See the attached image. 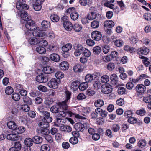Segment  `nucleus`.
<instances>
[{
	"label": "nucleus",
	"instance_id": "nucleus-53",
	"mask_svg": "<svg viewBox=\"0 0 151 151\" xmlns=\"http://www.w3.org/2000/svg\"><path fill=\"white\" fill-rule=\"evenodd\" d=\"M14 90L13 88L10 86L7 87L5 91L6 93L8 95L12 94Z\"/></svg>",
	"mask_w": 151,
	"mask_h": 151
},
{
	"label": "nucleus",
	"instance_id": "nucleus-24",
	"mask_svg": "<svg viewBox=\"0 0 151 151\" xmlns=\"http://www.w3.org/2000/svg\"><path fill=\"white\" fill-rule=\"evenodd\" d=\"M149 52V49L145 47L140 48L137 50V52L138 53L143 55H146Z\"/></svg>",
	"mask_w": 151,
	"mask_h": 151
},
{
	"label": "nucleus",
	"instance_id": "nucleus-27",
	"mask_svg": "<svg viewBox=\"0 0 151 151\" xmlns=\"http://www.w3.org/2000/svg\"><path fill=\"white\" fill-rule=\"evenodd\" d=\"M114 22L110 20L106 21L104 23V26L106 27L111 28L114 27Z\"/></svg>",
	"mask_w": 151,
	"mask_h": 151
},
{
	"label": "nucleus",
	"instance_id": "nucleus-34",
	"mask_svg": "<svg viewBox=\"0 0 151 151\" xmlns=\"http://www.w3.org/2000/svg\"><path fill=\"white\" fill-rule=\"evenodd\" d=\"M69 102H67L65 101H64L61 103H60L59 105L60 106V109L62 108L63 109L66 110L68 109V104Z\"/></svg>",
	"mask_w": 151,
	"mask_h": 151
},
{
	"label": "nucleus",
	"instance_id": "nucleus-2",
	"mask_svg": "<svg viewBox=\"0 0 151 151\" xmlns=\"http://www.w3.org/2000/svg\"><path fill=\"white\" fill-rule=\"evenodd\" d=\"M25 0H19L16 4V7L18 10H22L23 9H28L29 6L27 4L24 3Z\"/></svg>",
	"mask_w": 151,
	"mask_h": 151
},
{
	"label": "nucleus",
	"instance_id": "nucleus-7",
	"mask_svg": "<svg viewBox=\"0 0 151 151\" xmlns=\"http://www.w3.org/2000/svg\"><path fill=\"white\" fill-rule=\"evenodd\" d=\"M110 79L111 83L112 85L114 86L118 85V77L116 74L114 73L111 75L110 77Z\"/></svg>",
	"mask_w": 151,
	"mask_h": 151
},
{
	"label": "nucleus",
	"instance_id": "nucleus-61",
	"mask_svg": "<svg viewBox=\"0 0 151 151\" xmlns=\"http://www.w3.org/2000/svg\"><path fill=\"white\" fill-rule=\"evenodd\" d=\"M84 49V50L83 51L82 53L86 57H89L91 55V52L90 51L86 48Z\"/></svg>",
	"mask_w": 151,
	"mask_h": 151
},
{
	"label": "nucleus",
	"instance_id": "nucleus-45",
	"mask_svg": "<svg viewBox=\"0 0 151 151\" xmlns=\"http://www.w3.org/2000/svg\"><path fill=\"white\" fill-rule=\"evenodd\" d=\"M40 133L42 135H48L49 133V130L47 129V128H40Z\"/></svg>",
	"mask_w": 151,
	"mask_h": 151
},
{
	"label": "nucleus",
	"instance_id": "nucleus-6",
	"mask_svg": "<svg viewBox=\"0 0 151 151\" xmlns=\"http://www.w3.org/2000/svg\"><path fill=\"white\" fill-rule=\"evenodd\" d=\"M91 37L93 39L96 41H98L100 40L101 38V34L99 31H94L91 33Z\"/></svg>",
	"mask_w": 151,
	"mask_h": 151
},
{
	"label": "nucleus",
	"instance_id": "nucleus-5",
	"mask_svg": "<svg viewBox=\"0 0 151 151\" xmlns=\"http://www.w3.org/2000/svg\"><path fill=\"white\" fill-rule=\"evenodd\" d=\"M24 10L25 9H23L22 10H18L19 11L18 12L19 14H20V16L22 19L25 21H28L31 19V18L30 17L28 16V14Z\"/></svg>",
	"mask_w": 151,
	"mask_h": 151
},
{
	"label": "nucleus",
	"instance_id": "nucleus-50",
	"mask_svg": "<svg viewBox=\"0 0 151 151\" xmlns=\"http://www.w3.org/2000/svg\"><path fill=\"white\" fill-rule=\"evenodd\" d=\"M50 149V147L47 144H44L42 145L40 149L41 151H49Z\"/></svg>",
	"mask_w": 151,
	"mask_h": 151
},
{
	"label": "nucleus",
	"instance_id": "nucleus-31",
	"mask_svg": "<svg viewBox=\"0 0 151 151\" xmlns=\"http://www.w3.org/2000/svg\"><path fill=\"white\" fill-rule=\"evenodd\" d=\"M6 138L7 139L14 141L17 140V137L16 134H10L7 135Z\"/></svg>",
	"mask_w": 151,
	"mask_h": 151
},
{
	"label": "nucleus",
	"instance_id": "nucleus-11",
	"mask_svg": "<svg viewBox=\"0 0 151 151\" xmlns=\"http://www.w3.org/2000/svg\"><path fill=\"white\" fill-rule=\"evenodd\" d=\"M28 21L25 24L26 27L29 30H33L35 29L34 22L31 19Z\"/></svg>",
	"mask_w": 151,
	"mask_h": 151
},
{
	"label": "nucleus",
	"instance_id": "nucleus-63",
	"mask_svg": "<svg viewBox=\"0 0 151 151\" xmlns=\"http://www.w3.org/2000/svg\"><path fill=\"white\" fill-rule=\"evenodd\" d=\"M128 122L131 124H135L137 122V119L133 117H130L128 120Z\"/></svg>",
	"mask_w": 151,
	"mask_h": 151
},
{
	"label": "nucleus",
	"instance_id": "nucleus-60",
	"mask_svg": "<svg viewBox=\"0 0 151 151\" xmlns=\"http://www.w3.org/2000/svg\"><path fill=\"white\" fill-rule=\"evenodd\" d=\"M41 4H38L35 2V4H33V8L36 11L40 10L42 8Z\"/></svg>",
	"mask_w": 151,
	"mask_h": 151
},
{
	"label": "nucleus",
	"instance_id": "nucleus-21",
	"mask_svg": "<svg viewBox=\"0 0 151 151\" xmlns=\"http://www.w3.org/2000/svg\"><path fill=\"white\" fill-rule=\"evenodd\" d=\"M79 82L78 81H74L72 82L70 85V88L73 91H74L79 88Z\"/></svg>",
	"mask_w": 151,
	"mask_h": 151
},
{
	"label": "nucleus",
	"instance_id": "nucleus-22",
	"mask_svg": "<svg viewBox=\"0 0 151 151\" xmlns=\"http://www.w3.org/2000/svg\"><path fill=\"white\" fill-rule=\"evenodd\" d=\"M28 42L31 45H34L39 43L40 42L37 38L34 37L30 38L28 40Z\"/></svg>",
	"mask_w": 151,
	"mask_h": 151
},
{
	"label": "nucleus",
	"instance_id": "nucleus-14",
	"mask_svg": "<svg viewBox=\"0 0 151 151\" xmlns=\"http://www.w3.org/2000/svg\"><path fill=\"white\" fill-rule=\"evenodd\" d=\"M55 69L52 67L50 66L45 67L43 69V72L45 73L44 74H50L54 72Z\"/></svg>",
	"mask_w": 151,
	"mask_h": 151
},
{
	"label": "nucleus",
	"instance_id": "nucleus-41",
	"mask_svg": "<svg viewBox=\"0 0 151 151\" xmlns=\"http://www.w3.org/2000/svg\"><path fill=\"white\" fill-rule=\"evenodd\" d=\"M88 87V85L86 82H83L81 84L79 83V88L81 91H84Z\"/></svg>",
	"mask_w": 151,
	"mask_h": 151
},
{
	"label": "nucleus",
	"instance_id": "nucleus-40",
	"mask_svg": "<svg viewBox=\"0 0 151 151\" xmlns=\"http://www.w3.org/2000/svg\"><path fill=\"white\" fill-rule=\"evenodd\" d=\"M119 95H123L126 93V89L124 87H119L117 90Z\"/></svg>",
	"mask_w": 151,
	"mask_h": 151
},
{
	"label": "nucleus",
	"instance_id": "nucleus-58",
	"mask_svg": "<svg viewBox=\"0 0 151 151\" xmlns=\"http://www.w3.org/2000/svg\"><path fill=\"white\" fill-rule=\"evenodd\" d=\"M69 142L73 144H76L78 142V138L76 137H72L69 140Z\"/></svg>",
	"mask_w": 151,
	"mask_h": 151
},
{
	"label": "nucleus",
	"instance_id": "nucleus-23",
	"mask_svg": "<svg viewBox=\"0 0 151 151\" xmlns=\"http://www.w3.org/2000/svg\"><path fill=\"white\" fill-rule=\"evenodd\" d=\"M100 15L99 14H96L94 12H92L88 14L87 18L89 20H91L95 19L97 16L100 17Z\"/></svg>",
	"mask_w": 151,
	"mask_h": 151
},
{
	"label": "nucleus",
	"instance_id": "nucleus-15",
	"mask_svg": "<svg viewBox=\"0 0 151 151\" xmlns=\"http://www.w3.org/2000/svg\"><path fill=\"white\" fill-rule=\"evenodd\" d=\"M8 127L10 129L15 131V129L17 127V124L14 121H9L7 123Z\"/></svg>",
	"mask_w": 151,
	"mask_h": 151
},
{
	"label": "nucleus",
	"instance_id": "nucleus-49",
	"mask_svg": "<svg viewBox=\"0 0 151 151\" xmlns=\"http://www.w3.org/2000/svg\"><path fill=\"white\" fill-rule=\"evenodd\" d=\"M93 79V76L90 74L87 75L85 77V80L86 83L91 82Z\"/></svg>",
	"mask_w": 151,
	"mask_h": 151
},
{
	"label": "nucleus",
	"instance_id": "nucleus-51",
	"mask_svg": "<svg viewBox=\"0 0 151 151\" xmlns=\"http://www.w3.org/2000/svg\"><path fill=\"white\" fill-rule=\"evenodd\" d=\"M109 80V77L106 75L102 76L101 78V80L102 83H106Z\"/></svg>",
	"mask_w": 151,
	"mask_h": 151
},
{
	"label": "nucleus",
	"instance_id": "nucleus-32",
	"mask_svg": "<svg viewBox=\"0 0 151 151\" xmlns=\"http://www.w3.org/2000/svg\"><path fill=\"white\" fill-rule=\"evenodd\" d=\"M79 3L82 6L89 5L92 3V0H80Z\"/></svg>",
	"mask_w": 151,
	"mask_h": 151
},
{
	"label": "nucleus",
	"instance_id": "nucleus-26",
	"mask_svg": "<svg viewBox=\"0 0 151 151\" xmlns=\"http://www.w3.org/2000/svg\"><path fill=\"white\" fill-rule=\"evenodd\" d=\"M58 114V117H64L66 116L67 114H69L70 116H72V113L70 111H60Z\"/></svg>",
	"mask_w": 151,
	"mask_h": 151
},
{
	"label": "nucleus",
	"instance_id": "nucleus-12",
	"mask_svg": "<svg viewBox=\"0 0 151 151\" xmlns=\"http://www.w3.org/2000/svg\"><path fill=\"white\" fill-rule=\"evenodd\" d=\"M95 112L96 114H99L100 116L104 118L106 117L108 114V112L104 110L99 108L95 109Z\"/></svg>",
	"mask_w": 151,
	"mask_h": 151
},
{
	"label": "nucleus",
	"instance_id": "nucleus-3",
	"mask_svg": "<svg viewBox=\"0 0 151 151\" xmlns=\"http://www.w3.org/2000/svg\"><path fill=\"white\" fill-rule=\"evenodd\" d=\"M36 80L39 83H43L47 82L48 81V78L47 74L42 73L40 75L36 77Z\"/></svg>",
	"mask_w": 151,
	"mask_h": 151
},
{
	"label": "nucleus",
	"instance_id": "nucleus-57",
	"mask_svg": "<svg viewBox=\"0 0 151 151\" xmlns=\"http://www.w3.org/2000/svg\"><path fill=\"white\" fill-rule=\"evenodd\" d=\"M111 129L115 132H118L120 129V126L118 124H114L112 126Z\"/></svg>",
	"mask_w": 151,
	"mask_h": 151
},
{
	"label": "nucleus",
	"instance_id": "nucleus-20",
	"mask_svg": "<svg viewBox=\"0 0 151 151\" xmlns=\"http://www.w3.org/2000/svg\"><path fill=\"white\" fill-rule=\"evenodd\" d=\"M63 26L65 29L68 31H70L73 28L72 24L69 21L65 22H64Z\"/></svg>",
	"mask_w": 151,
	"mask_h": 151
},
{
	"label": "nucleus",
	"instance_id": "nucleus-17",
	"mask_svg": "<svg viewBox=\"0 0 151 151\" xmlns=\"http://www.w3.org/2000/svg\"><path fill=\"white\" fill-rule=\"evenodd\" d=\"M50 59L55 62H58L60 60V57L56 53H52L50 55Z\"/></svg>",
	"mask_w": 151,
	"mask_h": 151
},
{
	"label": "nucleus",
	"instance_id": "nucleus-19",
	"mask_svg": "<svg viewBox=\"0 0 151 151\" xmlns=\"http://www.w3.org/2000/svg\"><path fill=\"white\" fill-rule=\"evenodd\" d=\"M72 45L70 43H68L63 45L62 47V51L64 52H67L71 49Z\"/></svg>",
	"mask_w": 151,
	"mask_h": 151
},
{
	"label": "nucleus",
	"instance_id": "nucleus-8",
	"mask_svg": "<svg viewBox=\"0 0 151 151\" xmlns=\"http://www.w3.org/2000/svg\"><path fill=\"white\" fill-rule=\"evenodd\" d=\"M42 115L43 116L42 121H47L51 122L52 120V118L50 116V114L47 111L42 112Z\"/></svg>",
	"mask_w": 151,
	"mask_h": 151
},
{
	"label": "nucleus",
	"instance_id": "nucleus-16",
	"mask_svg": "<svg viewBox=\"0 0 151 151\" xmlns=\"http://www.w3.org/2000/svg\"><path fill=\"white\" fill-rule=\"evenodd\" d=\"M74 127L75 129L78 132H83L85 129L84 125L81 123L76 124L74 126Z\"/></svg>",
	"mask_w": 151,
	"mask_h": 151
},
{
	"label": "nucleus",
	"instance_id": "nucleus-13",
	"mask_svg": "<svg viewBox=\"0 0 151 151\" xmlns=\"http://www.w3.org/2000/svg\"><path fill=\"white\" fill-rule=\"evenodd\" d=\"M60 69L63 70H67L69 68V64L66 61L61 62L59 65Z\"/></svg>",
	"mask_w": 151,
	"mask_h": 151
},
{
	"label": "nucleus",
	"instance_id": "nucleus-62",
	"mask_svg": "<svg viewBox=\"0 0 151 151\" xmlns=\"http://www.w3.org/2000/svg\"><path fill=\"white\" fill-rule=\"evenodd\" d=\"M40 93L39 91H34L30 93V95L32 97H35L38 96Z\"/></svg>",
	"mask_w": 151,
	"mask_h": 151
},
{
	"label": "nucleus",
	"instance_id": "nucleus-10",
	"mask_svg": "<svg viewBox=\"0 0 151 151\" xmlns=\"http://www.w3.org/2000/svg\"><path fill=\"white\" fill-rule=\"evenodd\" d=\"M136 91L140 93H143L146 90V88L145 85L142 84L137 85L135 88Z\"/></svg>",
	"mask_w": 151,
	"mask_h": 151
},
{
	"label": "nucleus",
	"instance_id": "nucleus-39",
	"mask_svg": "<svg viewBox=\"0 0 151 151\" xmlns=\"http://www.w3.org/2000/svg\"><path fill=\"white\" fill-rule=\"evenodd\" d=\"M104 104V102L101 99H98L94 102L95 106L97 107H101Z\"/></svg>",
	"mask_w": 151,
	"mask_h": 151
},
{
	"label": "nucleus",
	"instance_id": "nucleus-52",
	"mask_svg": "<svg viewBox=\"0 0 151 151\" xmlns=\"http://www.w3.org/2000/svg\"><path fill=\"white\" fill-rule=\"evenodd\" d=\"M115 67V65L114 63L110 62L108 64L107 68L109 71H112L114 69Z\"/></svg>",
	"mask_w": 151,
	"mask_h": 151
},
{
	"label": "nucleus",
	"instance_id": "nucleus-38",
	"mask_svg": "<svg viewBox=\"0 0 151 151\" xmlns=\"http://www.w3.org/2000/svg\"><path fill=\"white\" fill-rule=\"evenodd\" d=\"M93 50L94 54L99 55L101 52L102 50L100 47L96 46L93 47Z\"/></svg>",
	"mask_w": 151,
	"mask_h": 151
},
{
	"label": "nucleus",
	"instance_id": "nucleus-59",
	"mask_svg": "<svg viewBox=\"0 0 151 151\" xmlns=\"http://www.w3.org/2000/svg\"><path fill=\"white\" fill-rule=\"evenodd\" d=\"M114 43L116 46L118 47L122 46L123 44V42L122 40H114Z\"/></svg>",
	"mask_w": 151,
	"mask_h": 151
},
{
	"label": "nucleus",
	"instance_id": "nucleus-30",
	"mask_svg": "<svg viewBox=\"0 0 151 151\" xmlns=\"http://www.w3.org/2000/svg\"><path fill=\"white\" fill-rule=\"evenodd\" d=\"M26 128L24 127L20 126L18 127H17L15 131V134H22L24 132Z\"/></svg>",
	"mask_w": 151,
	"mask_h": 151
},
{
	"label": "nucleus",
	"instance_id": "nucleus-43",
	"mask_svg": "<svg viewBox=\"0 0 151 151\" xmlns=\"http://www.w3.org/2000/svg\"><path fill=\"white\" fill-rule=\"evenodd\" d=\"M71 95V92L68 91H66L65 92V99L64 101L69 102Z\"/></svg>",
	"mask_w": 151,
	"mask_h": 151
},
{
	"label": "nucleus",
	"instance_id": "nucleus-54",
	"mask_svg": "<svg viewBox=\"0 0 151 151\" xmlns=\"http://www.w3.org/2000/svg\"><path fill=\"white\" fill-rule=\"evenodd\" d=\"M64 76V75L63 73L60 71H57L55 74V76L56 78L59 79H62L63 78Z\"/></svg>",
	"mask_w": 151,
	"mask_h": 151
},
{
	"label": "nucleus",
	"instance_id": "nucleus-25",
	"mask_svg": "<svg viewBox=\"0 0 151 151\" xmlns=\"http://www.w3.org/2000/svg\"><path fill=\"white\" fill-rule=\"evenodd\" d=\"M32 139L33 142L36 144H40L42 142V138L39 136H35L33 137Z\"/></svg>",
	"mask_w": 151,
	"mask_h": 151
},
{
	"label": "nucleus",
	"instance_id": "nucleus-36",
	"mask_svg": "<svg viewBox=\"0 0 151 151\" xmlns=\"http://www.w3.org/2000/svg\"><path fill=\"white\" fill-rule=\"evenodd\" d=\"M36 51L39 53L41 54H45L46 52L45 48L43 47H38L36 49Z\"/></svg>",
	"mask_w": 151,
	"mask_h": 151
},
{
	"label": "nucleus",
	"instance_id": "nucleus-42",
	"mask_svg": "<svg viewBox=\"0 0 151 151\" xmlns=\"http://www.w3.org/2000/svg\"><path fill=\"white\" fill-rule=\"evenodd\" d=\"M73 28L76 32H79L81 30L82 27V26L78 24H76L74 25Z\"/></svg>",
	"mask_w": 151,
	"mask_h": 151
},
{
	"label": "nucleus",
	"instance_id": "nucleus-33",
	"mask_svg": "<svg viewBox=\"0 0 151 151\" xmlns=\"http://www.w3.org/2000/svg\"><path fill=\"white\" fill-rule=\"evenodd\" d=\"M41 24L42 27L43 29L48 28L50 26V22L46 20L42 21L41 23Z\"/></svg>",
	"mask_w": 151,
	"mask_h": 151
},
{
	"label": "nucleus",
	"instance_id": "nucleus-4",
	"mask_svg": "<svg viewBox=\"0 0 151 151\" xmlns=\"http://www.w3.org/2000/svg\"><path fill=\"white\" fill-rule=\"evenodd\" d=\"M59 83L58 80L55 78H52L48 82V86L50 88L56 89L58 88Z\"/></svg>",
	"mask_w": 151,
	"mask_h": 151
},
{
	"label": "nucleus",
	"instance_id": "nucleus-47",
	"mask_svg": "<svg viewBox=\"0 0 151 151\" xmlns=\"http://www.w3.org/2000/svg\"><path fill=\"white\" fill-rule=\"evenodd\" d=\"M136 113L137 115L143 116L146 113V111L144 108H142L139 110H137Z\"/></svg>",
	"mask_w": 151,
	"mask_h": 151
},
{
	"label": "nucleus",
	"instance_id": "nucleus-18",
	"mask_svg": "<svg viewBox=\"0 0 151 151\" xmlns=\"http://www.w3.org/2000/svg\"><path fill=\"white\" fill-rule=\"evenodd\" d=\"M83 66L80 64H76L73 68V70L75 72H81L83 71Z\"/></svg>",
	"mask_w": 151,
	"mask_h": 151
},
{
	"label": "nucleus",
	"instance_id": "nucleus-48",
	"mask_svg": "<svg viewBox=\"0 0 151 151\" xmlns=\"http://www.w3.org/2000/svg\"><path fill=\"white\" fill-rule=\"evenodd\" d=\"M12 98L15 101H18L20 98V96L19 93H14L12 95Z\"/></svg>",
	"mask_w": 151,
	"mask_h": 151
},
{
	"label": "nucleus",
	"instance_id": "nucleus-35",
	"mask_svg": "<svg viewBox=\"0 0 151 151\" xmlns=\"http://www.w3.org/2000/svg\"><path fill=\"white\" fill-rule=\"evenodd\" d=\"M33 139H32L30 138H27L24 140L25 145L28 147L32 146L33 144Z\"/></svg>",
	"mask_w": 151,
	"mask_h": 151
},
{
	"label": "nucleus",
	"instance_id": "nucleus-28",
	"mask_svg": "<svg viewBox=\"0 0 151 151\" xmlns=\"http://www.w3.org/2000/svg\"><path fill=\"white\" fill-rule=\"evenodd\" d=\"M49 122L47 121H43L39 123V126L40 127V128H47L49 127Z\"/></svg>",
	"mask_w": 151,
	"mask_h": 151
},
{
	"label": "nucleus",
	"instance_id": "nucleus-9",
	"mask_svg": "<svg viewBox=\"0 0 151 151\" xmlns=\"http://www.w3.org/2000/svg\"><path fill=\"white\" fill-rule=\"evenodd\" d=\"M34 30L33 32V35L35 37H43L45 34V33L42 30L40 29L39 28H37L36 29H35Z\"/></svg>",
	"mask_w": 151,
	"mask_h": 151
},
{
	"label": "nucleus",
	"instance_id": "nucleus-37",
	"mask_svg": "<svg viewBox=\"0 0 151 151\" xmlns=\"http://www.w3.org/2000/svg\"><path fill=\"white\" fill-rule=\"evenodd\" d=\"M70 17L71 19L75 21L77 20L79 17V14L76 11H75L70 14Z\"/></svg>",
	"mask_w": 151,
	"mask_h": 151
},
{
	"label": "nucleus",
	"instance_id": "nucleus-29",
	"mask_svg": "<svg viewBox=\"0 0 151 151\" xmlns=\"http://www.w3.org/2000/svg\"><path fill=\"white\" fill-rule=\"evenodd\" d=\"M50 110L53 113H57L60 111V106L58 105H54L50 108Z\"/></svg>",
	"mask_w": 151,
	"mask_h": 151
},
{
	"label": "nucleus",
	"instance_id": "nucleus-44",
	"mask_svg": "<svg viewBox=\"0 0 151 151\" xmlns=\"http://www.w3.org/2000/svg\"><path fill=\"white\" fill-rule=\"evenodd\" d=\"M50 18L52 22H56L59 21V17L57 15L53 14L51 15Z\"/></svg>",
	"mask_w": 151,
	"mask_h": 151
},
{
	"label": "nucleus",
	"instance_id": "nucleus-64",
	"mask_svg": "<svg viewBox=\"0 0 151 151\" xmlns=\"http://www.w3.org/2000/svg\"><path fill=\"white\" fill-rule=\"evenodd\" d=\"M144 18L147 21L151 20V14L150 13H145L144 16Z\"/></svg>",
	"mask_w": 151,
	"mask_h": 151
},
{
	"label": "nucleus",
	"instance_id": "nucleus-46",
	"mask_svg": "<svg viewBox=\"0 0 151 151\" xmlns=\"http://www.w3.org/2000/svg\"><path fill=\"white\" fill-rule=\"evenodd\" d=\"M138 146L140 148H143L146 145V142L145 139H141L138 143Z\"/></svg>",
	"mask_w": 151,
	"mask_h": 151
},
{
	"label": "nucleus",
	"instance_id": "nucleus-55",
	"mask_svg": "<svg viewBox=\"0 0 151 151\" xmlns=\"http://www.w3.org/2000/svg\"><path fill=\"white\" fill-rule=\"evenodd\" d=\"M23 100L24 103L29 105H31L32 104V99L29 97L26 96L23 98Z\"/></svg>",
	"mask_w": 151,
	"mask_h": 151
},
{
	"label": "nucleus",
	"instance_id": "nucleus-56",
	"mask_svg": "<svg viewBox=\"0 0 151 151\" xmlns=\"http://www.w3.org/2000/svg\"><path fill=\"white\" fill-rule=\"evenodd\" d=\"M99 25V22L96 20L92 21L91 23V26L93 28H97L98 27Z\"/></svg>",
	"mask_w": 151,
	"mask_h": 151
},
{
	"label": "nucleus",
	"instance_id": "nucleus-1",
	"mask_svg": "<svg viewBox=\"0 0 151 151\" xmlns=\"http://www.w3.org/2000/svg\"><path fill=\"white\" fill-rule=\"evenodd\" d=\"M101 92L104 94L110 93L112 91V86L108 84L102 85L101 87Z\"/></svg>",
	"mask_w": 151,
	"mask_h": 151
}]
</instances>
